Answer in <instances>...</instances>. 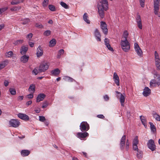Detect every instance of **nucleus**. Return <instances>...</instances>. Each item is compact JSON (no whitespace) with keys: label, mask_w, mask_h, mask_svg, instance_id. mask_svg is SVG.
<instances>
[{"label":"nucleus","mask_w":160,"mask_h":160,"mask_svg":"<svg viewBox=\"0 0 160 160\" xmlns=\"http://www.w3.org/2000/svg\"><path fill=\"white\" fill-rule=\"evenodd\" d=\"M98 8L99 15L101 18H102L104 15V11H106L108 8L107 0H101L98 2Z\"/></svg>","instance_id":"nucleus-1"},{"label":"nucleus","mask_w":160,"mask_h":160,"mask_svg":"<svg viewBox=\"0 0 160 160\" xmlns=\"http://www.w3.org/2000/svg\"><path fill=\"white\" fill-rule=\"evenodd\" d=\"M154 78H157L156 79H154L151 80L150 82L151 88L159 86L160 85V75L155 73L154 74Z\"/></svg>","instance_id":"nucleus-2"},{"label":"nucleus","mask_w":160,"mask_h":160,"mask_svg":"<svg viewBox=\"0 0 160 160\" xmlns=\"http://www.w3.org/2000/svg\"><path fill=\"white\" fill-rule=\"evenodd\" d=\"M120 44L122 49L124 52H127L130 49V45L128 40H121Z\"/></svg>","instance_id":"nucleus-3"},{"label":"nucleus","mask_w":160,"mask_h":160,"mask_svg":"<svg viewBox=\"0 0 160 160\" xmlns=\"http://www.w3.org/2000/svg\"><path fill=\"white\" fill-rule=\"evenodd\" d=\"M160 0H153L154 13L160 17V12H159Z\"/></svg>","instance_id":"nucleus-4"},{"label":"nucleus","mask_w":160,"mask_h":160,"mask_svg":"<svg viewBox=\"0 0 160 160\" xmlns=\"http://www.w3.org/2000/svg\"><path fill=\"white\" fill-rule=\"evenodd\" d=\"M154 60L155 66L157 70H160V59L157 51L154 52Z\"/></svg>","instance_id":"nucleus-5"},{"label":"nucleus","mask_w":160,"mask_h":160,"mask_svg":"<svg viewBox=\"0 0 160 160\" xmlns=\"http://www.w3.org/2000/svg\"><path fill=\"white\" fill-rule=\"evenodd\" d=\"M49 65L48 62H44L41 63L39 67V72H44L48 69Z\"/></svg>","instance_id":"nucleus-6"},{"label":"nucleus","mask_w":160,"mask_h":160,"mask_svg":"<svg viewBox=\"0 0 160 160\" xmlns=\"http://www.w3.org/2000/svg\"><path fill=\"white\" fill-rule=\"evenodd\" d=\"M89 129V125L86 122H82L80 125V129L82 132L88 131Z\"/></svg>","instance_id":"nucleus-7"},{"label":"nucleus","mask_w":160,"mask_h":160,"mask_svg":"<svg viewBox=\"0 0 160 160\" xmlns=\"http://www.w3.org/2000/svg\"><path fill=\"white\" fill-rule=\"evenodd\" d=\"M117 94V97L119 98L120 100V102L121 103V105L123 107L124 106V102L125 101V94L123 95L122 93L118 91H116Z\"/></svg>","instance_id":"nucleus-8"},{"label":"nucleus","mask_w":160,"mask_h":160,"mask_svg":"<svg viewBox=\"0 0 160 160\" xmlns=\"http://www.w3.org/2000/svg\"><path fill=\"white\" fill-rule=\"evenodd\" d=\"M134 49L138 55L141 57L142 56V52L138 44L136 42L134 44Z\"/></svg>","instance_id":"nucleus-9"},{"label":"nucleus","mask_w":160,"mask_h":160,"mask_svg":"<svg viewBox=\"0 0 160 160\" xmlns=\"http://www.w3.org/2000/svg\"><path fill=\"white\" fill-rule=\"evenodd\" d=\"M9 125L12 127L17 128L20 124V122L16 119H11L9 122Z\"/></svg>","instance_id":"nucleus-10"},{"label":"nucleus","mask_w":160,"mask_h":160,"mask_svg":"<svg viewBox=\"0 0 160 160\" xmlns=\"http://www.w3.org/2000/svg\"><path fill=\"white\" fill-rule=\"evenodd\" d=\"M100 26L103 32L105 34L107 35L108 32V29L107 28V25L106 23L103 21L101 22Z\"/></svg>","instance_id":"nucleus-11"},{"label":"nucleus","mask_w":160,"mask_h":160,"mask_svg":"<svg viewBox=\"0 0 160 160\" xmlns=\"http://www.w3.org/2000/svg\"><path fill=\"white\" fill-rule=\"evenodd\" d=\"M75 136L79 139L84 138L89 136V134L86 132H79L76 133Z\"/></svg>","instance_id":"nucleus-12"},{"label":"nucleus","mask_w":160,"mask_h":160,"mask_svg":"<svg viewBox=\"0 0 160 160\" xmlns=\"http://www.w3.org/2000/svg\"><path fill=\"white\" fill-rule=\"evenodd\" d=\"M148 147L152 151H154L155 150L156 145L155 144L154 141H149L148 143Z\"/></svg>","instance_id":"nucleus-13"},{"label":"nucleus","mask_w":160,"mask_h":160,"mask_svg":"<svg viewBox=\"0 0 160 160\" xmlns=\"http://www.w3.org/2000/svg\"><path fill=\"white\" fill-rule=\"evenodd\" d=\"M94 35L96 40L98 42H100L101 41V35L100 32L97 29H95Z\"/></svg>","instance_id":"nucleus-14"},{"label":"nucleus","mask_w":160,"mask_h":160,"mask_svg":"<svg viewBox=\"0 0 160 160\" xmlns=\"http://www.w3.org/2000/svg\"><path fill=\"white\" fill-rule=\"evenodd\" d=\"M18 116L20 118L25 121H28L29 120V117L26 114L19 113L18 114Z\"/></svg>","instance_id":"nucleus-15"},{"label":"nucleus","mask_w":160,"mask_h":160,"mask_svg":"<svg viewBox=\"0 0 160 160\" xmlns=\"http://www.w3.org/2000/svg\"><path fill=\"white\" fill-rule=\"evenodd\" d=\"M136 22L138 28L140 29H142V23L140 15H137L136 18Z\"/></svg>","instance_id":"nucleus-16"},{"label":"nucleus","mask_w":160,"mask_h":160,"mask_svg":"<svg viewBox=\"0 0 160 160\" xmlns=\"http://www.w3.org/2000/svg\"><path fill=\"white\" fill-rule=\"evenodd\" d=\"M113 79L115 83L118 86L119 85V78L116 72H114L113 75Z\"/></svg>","instance_id":"nucleus-17"},{"label":"nucleus","mask_w":160,"mask_h":160,"mask_svg":"<svg viewBox=\"0 0 160 160\" xmlns=\"http://www.w3.org/2000/svg\"><path fill=\"white\" fill-rule=\"evenodd\" d=\"M43 54V51L41 46H39L37 49L36 54L37 57L39 58Z\"/></svg>","instance_id":"nucleus-18"},{"label":"nucleus","mask_w":160,"mask_h":160,"mask_svg":"<svg viewBox=\"0 0 160 160\" xmlns=\"http://www.w3.org/2000/svg\"><path fill=\"white\" fill-rule=\"evenodd\" d=\"M142 93L143 96L145 97L148 96L151 93V90L148 87H145Z\"/></svg>","instance_id":"nucleus-19"},{"label":"nucleus","mask_w":160,"mask_h":160,"mask_svg":"<svg viewBox=\"0 0 160 160\" xmlns=\"http://www.w3.org/2000/svg\"><path fill=\"white\" fill-rule=\"evenodd\" d=\"M45 95L43 93H41L39 94L37 97V102H39L42 101L45 98Z\"/></svg>","instance_id":"nucleus-20"},{"label":"nucleus","mask_w":160,"mask_h":160,"mask_svg":"<svg viewBox=\"0 0 160 160\" xmlns=\"http://www.w3.org/2000/svg\"><path fill=\"white\" fill-rule=\"evenodd\" d=\"M60 72V71L58 68H56L51 71V75L56 76L59 74Z\"/></svg>","instance_id":"nucleus-21"},{"label":"nucleus","mask_w":160,"mask_h":160,"mask_svg":"<svg viewBox=\"0 0 160 160\" xmlns=\"http://www.w3.org/2000/svg\"><path fill=\"white\" fill-rule=\"evenodd\" d=\"M138 141H133L132 142V148L134 150L137 151L139 150L138 148Z\"/></svg>","instance_id":"nucleus-22"},{"label":"nucleus","mask_w":160,"mask_h":160,"mask_svg":"<svg viewBox=\"0 0 160 160\" xmlns=\"http://www.w3.org/2000/svg\"><path fill=\"white\" fill-rule=\"evenodd\" d=\"M88 16L87 13H85L83 15V19L84 21L87 24H90V21L88 19Z\"/></svg>","instance_id":"nucleus-23"},{"label":"nucleus","mask_w":160,"mask_h":160,"mask_svg":"<svg viewBox=\"0 0 160 160\" xmlns=\"http://www.w3.org/2000/svg\"><path fill=\"white\" fill-rule=\"evenodd\" d=\"M28 91L32 93H34L35 91V85L34 84H31L28 88Z\"/></svg>","instance_id":"nucleus-24"},{"label":"nucleus","mask_w":160,"mask_h":160,"mask_svg":"<svg viewBox=\"0 0 160 160\" xmlns=\"http://www.w3.org/2000/svg\"><path fill=\"white\" fill-rule=\"evenodd\" d=\"M30 151L27 150H22L21 152V155L23 157L28 156L30 154Z\"/></svg>","instance_id":"nucleus-25"},{"label":"nucleus","mask_w":160,"mask_h":160,"mask_svg":"<svg viewBox=\"0 0 160 160\" xmlns=\"http://www.w3.org/2000/svg\"><path fill=\"white\" fill-rule=\"evenodd\" d=\"M29 57L28 56L24 55L22 56L20 60L23 63H25L28 62Z\"/></svg>","instance_id":"nucleus-26"},{"label":"nucleus","mask_w":160,"mask_h":160,"mask_svg":"<svg viewBox=\"0 0 160 160\" xmlns=\"http://www.w3.org/2000/svg\"><path fill=\"white\" fill-rule=\"evenodd\" d=\"M140 119L142 124L146 128L147 127V121L145 118L143 116H140Z\"/></svg>","instance_id":"nucleus-27"},{"label":"nucleus","mask_w":160,"mask_h":160,"mask_svg":"<svg viewBox=\"0 0 160 160\" xmlns=\"http://www.w3.org/2000/svg\"><path fill=\"white\" fill-rule=\"evenodd\" d=\"M27 47L23 46L21 48L20 52L22 54H25L28 50Z\"/></svg>","instance_id":"nucleus-28"},{"label":"nucleus","mask_w":160,"mask_h":160,"mask_svg":"<svg viewBox=\"0 0 160 160\" xmlns=\"http://www.w3.org/2000/svg\"><path fill=\"white\" fill-rule=\"evenodd\" d=\"M63 79L65 81L68 82H72L75 80L72 78L68 76H64L63 78Z\"/></svg>","instance_id":"nucleus-29"},{"label":"nucleus","mask_w":160,"mask_h":160,"mask_svg":"<svg viewBox=\"0 0 160 160\" xmlns=\"http://www.w3.org/2000/svg\"><path fill=\"white\" fill-rule=\"evenodd\" d=\"M128 35V33L127 31H125L123 33L122 37V40H128L127 38Z\"/></svg>","instance_id":"nucleus-30"},{"label":"nucleus","mask_w":160,"mask_h":160,"mask_svg":"<svg viewBox=\"0 0 160 160\" xmlns=\"http://www.w3.org/2000/svg\"><path fill=\"white\" fill-rule=\"evenodd\" d=\"M7 61L5 60L0 63V70L4 68L7 64Z\"/></svg>","instance_id":"nucleus-31"},{"label":"nucleus","mask_w":160,"mask_h":160,"mask_svg":"<svg viewBox=\"0 0 160 160\" xmlns=\"http://www.w3.org/2000/svg\"><path fill=\"white\" fill-rule=\"evenodd\" d=\"M64 50L63 49L60 50L58 52V54L57 55V58H61V56L64 53Z\"/></svg>","instance_id":"nucleus-32"},{"label":"nucleus","mask_w":160,"mask_h":160,"mask_svg":"<svg viewBox=\"0 0 160 160\" xmlns=\"http://www.w3.org/2000/svg\"><path fill=\"white\" fill-rule=\"evenodd\" d=\"M56 44V40L55 39H52L49 42V47H52L55 45Z\"/></svg>","instance_id":"nucleus-33"},{"label":"nucleus","mask_w":160,"mask_h":160,"mask_svg":"<svg viewBox=\"0 0 160 160\" xmlns=\"http://www.w3.org/2000/svg\"><path fill=\"white\" fill-rule=\"evenodd\" d=\"M137 157L139 159L142 158V152L141 150H138L137 151Z\"/></svg>","instance_id":"nucleus-34"},{"label":"nucleus","mask_w":160,"mask_h":160,"mask_svg":"<svg viewBox=\"0 0 160 160\" xmlns=\"http://www.w3.org/2000/svg\"><path fill=\"white\" fill-rule=\"evenodd\" d=\"M149 123L150 126V128L151 131L153 132H155L156 131V129L153 123L151 122H149Z\"/></svg>","instance_id":"nucleus-35"},{"label":"nucleus","mask_w":160,"mask_h":160,"mask_svg":"<svg viewBox=\"0 0 160 160\" xmlns=\"http://www.w3.org/2000/svg\"><path fill=\"white\" fill-rule=\"evenodd\" d=\"M9 91L11 94L12 95H15L16 93V91L14 88H10L9 89Z\"/></svg>","instance_id":"nucleus-36"},{"label":"nucleus","mask_w":160,"mask_h":160,"mask_svg":"<svg viewBox=\"0 0 160 160\" xmlns=\"http://www.w3.org/2000/svg\"><path fill=\"white\" fill-rule=\"evenodd\" d=\"M23 42V40L22 39L14 41L13 44L15 45H17L22 43Z\"/></svg>","instance_id":"nucleus-37"},{"label":"nucleus","mask_w":160,"mask_h":160,"mask_svg":"<svg viewBox=\"0 0 160 160\" xmlns=\"http://www.w3.org/2000/svg\"><path fill=\"white\" fill-rule=\"evenodd\" d=\"M60 5L62 7L65 9L68 8V6L65 2H61L60 3Z\"/></svg>","instance_id":"nucleus-38"},{"label":"nucleus","mask_w":160,"mask_h":160,"mask_svg":"<svg viewBox=\"0 0 160 160\" xmlns=\"http://www.w3.org/2000/svg\"><path fill=\"white\" fill-rule=\"evenodd\" d=\"M125 141H121V142L120 143V147L121 149H122L124 148L125 143Z\"/></svg>","instance_id":"nucleus-39"},{"label":"nucleus","mask_w":160,"mask_h":160,"mask_svg":"<svg viewBox=\"0 0 160 160\" xmlns=\"http://www.w3.org/2000/svg\"><path fill=\"white\" fill-rule=\"evenodd\" d=\"M51 32L50 30H47L45 31L43 33V34L44 36H48L49 35H50L51 34Z\"/></svg>","instance_id":"nucleus-40"},{"label":"nucleus","mask_w":160,"mask_h":160,"mask_svg":"<svg viewBox=\"0 0 160 160\" xmlns=\"http://www.w3.org/2000/svg\"><path fill=\"white\" fill-rule=\"evenodd\" d=\"M20 3L19 0H13L11 2V4L12 5H17Z\"/></svg>","instance_id":"nucleus-41"},{"label":"nucleus","mask_w":160,"mask_h":160,"mask_svg":"<svg viewBox=\"0 0 160 160\" xmlns=\"http://www.w3.org/2000/svg\"><path fill=\"white\" fill-rule=\"evenodd\" d=\"M48 2L49 0H44L42 3L43 7H46L48 4Z\"/></svg>","instance_id":"nucleus-42"},{"label":"nucleus","mask_w":160,"mask_h":160,"mask_svg":"<svg viewBox=\"0 0 160 160\" xmlns=\"http://www.w3.org/2000/svg\"><path fill=\"white\" fill-rule=\"evenodd\" d=\"M13 54V52L12 51H10L7 52L6 54V56L7 57L9 58L11 57Z\"/></svg>","instance_id":"nucleus-43"},{"label":"nucleus","mask_w":160,"mask_h":160,"mask_svg":"<svg viewBox=\"0 0 160 160\" xmlns=\"http://www.w3.org/2000/svg\"><path fill=\"white\" fill-rule=\"evenodd\" d=\"M153 117L157 120L160 121V116L158 114H154Z\"/></svg>","instance_id":"nucleus-44"},{"label":"nucleus","mask_w":160,"mask_h":160,"mask_svg":"<svg viewBox=\"0 0 160 160\" xmlns=\"http://www.w3.org/2000/svg\"><path fill=\"white\" fill-rule=\"evenodd\" d=\"M49 9L52 11H54L55 10V7L52 5H50L48 6Z\"/></svg>","instance_id":"nucleus-45"},{"label":"nucleus","mask_w":160,"mask_h":160,"mask_svg":"<svg viewBox=\"0 0 160 160\" xmlns=\"http://www.w3.org/2000/svg\"><path fill=\"white\" fill-rule=\"evenodd\" d=\"M39 120L42 122H44L46 120L45 118L43 116H39Z\"/></svg>","instance_id":"nucleus-46"},{"label":"nucleus","mask_w":160,"mask_h":160,"mask_svg":"<svg viewBox=\"0 0 160 160\" xmlns=\"http://www.w3.org/2000/svg\"><path fill=\"white\" fill-rule=\"evenodd\" d=\"M33 36V34L32 33H30L26 36L27 39H28L29 40H30L32 38Z\"/></svg>","instance_id":"nucleus-47"},{"label":"nucleus","mask_w":160,"mask_h":160,"mask_svg":"<svg viewBox=\"0 0 160 160\" xmlns=\"http://www.w3.org/2000/svg\"><path fill=\"white\" fill-rule=\"evenodd\" d=\"M29 22V19L28 18H26L22 20V23L23 24H25Z\"/></svg>","instance_id":"nucleus-48"},{"label":"nucleus","mask_w":160,"mask_h":160,"mask_svg":"<svg viewBox=\"0 0 160 160\" xmlns=\"http://www.w3.org/2000/svg\"><path fill=\"white\" fill-rule=\"evenodd\" d=\"M48 105V103L47 101H45L43 102L42 108H46Z\"/></svg>","instance_id":"nucleus-49"},{"label":"nucleus","mask_w":160,"mask_h":160,"mask_svg":"<svg viewBox=\"0 0 160 160\" xmlns=\"http://www.w3.org/2000/svg\"><path fill=\"white\" fill-rule=\"evenodd\" d=\"M38 70L36 68H35L32 71V73L35 75H36L38 74Z\"/></svg>","instance_id":"nucleus-50"},{"label":"nucleus","mask_w":160,"mask_h":160,"mask_svg":"<svg viewBox=\"0 0 160 160\" xmlns=\"http://www.w3.org/2000/svg\"><path fill=\"white\" fill-rule=\"evenodd\" d=\"M26 97L28 99L32 98L33 97V93H31L27 95Z\"/></svg>","instance_id":"nucleus-51"},{"label":"nucleus","mask_w":160,"mask_h":160,"mask_svg":"<svg viewBox=\"0 0 160 160\" xmlns=\"http://www.w3.org/2000/svg\"><path fill=\"white\" fill-rule=\"evenodd\" d=\"M141 6L142 7H144V6L145 0H139Z\"/></svg>","instance_id":"nucleus-52"},{"label":"nucleus","mask_w":160,"mask_h":160,"mask_svg":"<svg viewBox=\"0 0 160 160\" xmlns=\"http://www.w3.org/2000/svg\"><path fill=\"white\" fill-rule=\"evenodd\" d=\"M8 9V7H4L2 8H0V10L1 12L2 13L6 11Z\"/></svg>","instance_id":"nucleus-53"},{"label":"nucleus","mask_w":160,"mask_h":160,"mask_svg":"<svg viewBox=\"0 0 160 160\" xmlns=\"http://www.w3.org/2000/svg\"><path fill=\"white\" fill-rule=\"evenodd\" d=\"M103 98H104L105 101H108L109 100V97L107 95H106L105 96H103Z\"/></svg>","instance_id":"nucleus-54"},{"label":"nucleus","mask_w":160,"mask_h":160,"mask_svg":"<svg viewBox=\"0 0 160 160\" xmlns=\"http://www.w3.org/2000/svg\"><path fill=\"white\" fill-rule=\"evenodd\" d=\"M106 47L109 50L111 51H113V49L111 47V46H110V44L109 45H108Z\"/></svg>","instance_id":"nucleus-55"},{"label":"nucleus","mask_w":160,"mask_h":160,"mask_svg":"<svg viewBox=\"0 0 160 160\" xmlns=\"http://www.w3.org/2000/svg\"><path fill=\"white\" fill-rule=\"evenodd\" d=\"M34 111L36 113H39L40 112L41 110L40 108H37L35 109Z\"/></svg>","instance_id":"nucleus-56"},{"label":"nucleus","mask_w":160,"mask_h":160,"mask_svg":"<svg viewBox=\"0 0 160 160\" xmlns=\"http://www.w3.org/2000/svg\"><path fill=\"white\" fill-rule=\"evenodd\" d=\"M10 10L12 11H15L17 10V8L16 7H13L10 8Z\"/></svg>","instance_id":"nucleus-57"},{"label":"nucleus","mask_w":160,"mask_h":160,"mask_svg":"<svg viewBox=\"0 0 160 160\" xmlns=\"http://www.w3.org/2000/svg\"><path fill=\"white\" fill-rule=\"evenodd\" d=\"M23 98V96H19L18 97V99L19 101H22Z\"/></svg>","instance_id":"nucleus-58"},{"label":"nucleus","mask_w":160,"mask_h":160,"mask_svg":"<svg viewBox=\"0 0 160 160\" xmlns=\"http://www.w3.org/2000/svg\"><path fill=\"white\" fill-rule=\"evenodd\" d=\"M97 117L99 118L102 119H103L104 118V116L102 114L98 115Z\"/></svg>","instance_id":"nucleus-59"},{"label":"nucleus","mask_w":160,"mask_h":160,"mask_svg":"<svg viewBox=\"0 0 160 160\" xmlns=\"http://www.w3.org/2000/svg\"><path fill=\"white\" fill-rule=\"evenodd\" d=\"M9 84V82L6 80H5L4 82V85L5 86L7 87L8 86Z\"/></svg>","instance_id":"nucleus-60"},{"label":"nucleus","mask_w":160,"mask_h":160,"mask_svg":"<svg viewBox=\"0 0 160 160\" xmlns=\"http://www.w3.org/2000/svg\"><path fill=\"white\" fill-rule=\"evenodd\" d=\"M36 26L39 28H42L43 27V26L41 24H36Z\"/></svg>","instance_id":"nucleus-61"},{"label":"nucleus","mask_w":160,"mask_h":160,"mask_svg":"<svg viewBox=\"0 0 160 160\" xmlns=\"http://www.w3.org/2000/svg\"><path fill=\"white\" fill-rule=\"evenodd\" d=\"M29 44L30 47H33L34 46V43L33 42H29Z\"/></svg>","instance_id":"nucleus-62"},{"label":"nucleus","mask_w":160,"mask_h":160,"mask_svg":"<svg viewBox=\"0 0 160 160\" xmlns=\"http://www.w3.org/2000/svg\"><path fill=\"white\" fill-rule=\"evenodd\" d=\"M32 102L31 100H30L28 101L26 103V104L27 105L29 106V105L31 104L32 103Z\"/></svg>","instance_id":"nucleus-63"},{"label":"nucleus","mask_w":160,"mask_h":160,"mask_svg":"<svg viewBox=\"0 0 160 160\" xmlns=\"http://www.w3.org/2000/svg\"><path fill=\"white\" fill-rule=\"evenodd\" d=\"M105 44L109 43V40L108 38H105L104 40Z\"/></svg>","instance_id":"nucleus-64"}]
</instances>
